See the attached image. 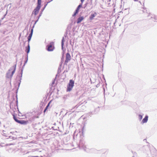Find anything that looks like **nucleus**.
Masks as SVG:
<instances>
[{"label":"nucleus","instance_id":"nucleus-1","mask_svg":"<svg viewBox=\"0 0 157 157\" xmlns=\"http://www.w3.org/2000/svg\"><path fill=\"white\" fill-rule=\"evenodd\" d=\"M17 60L16 61V63L15 65L11 67L8 70V71L6 74V77L7 78H9L11 80L12 76L14 73L16 69L17 65Z\"/></svg>","mask_w":157,"mask_h":157},{"label":"nucleus","instance_id":"nucleus-2","mask_svg":"<svg viewBox=\"0 0 157 157\" xmlns=\"http://www.w3.org/2000/svg\"><path fill=\"white\" fill-rule=\"evenodd\" d=\"M41 0H37V6L32 12V14L36 15L38 13L41 7Z\"/></svg>","mask_w":157,"mask_h":157},{"label":"nucleus","instance_id":"nucleus-3","mask_svg":"<svg viewBox=\"0 0 157 157\" xmlns=\"http://www.w3.org/2000/svg\"><path fill=\"white\" fill-rule=\"evenodd\" d=\"M74 84V81L72 79L70 80L69 83L67 86V91H70L73 87Z\"/></svg>","mask_w":157,"mask_h":157},{"label":"nucleus","instance_id":"nucleus-4","mask_svg":"<svg viewBox=\"0 0 157 157\" xmlns=\"http://www.w3.org/2000/svg\"><path fill=\"white\" fill-rule=\"evenodd\" d=\"M25 65L24 64V65L22 66V69L21 71V72L20 73V74L18 76L20 78L19 80L18 81V87H17V91L18 90V89L19 87L20 86L21 82V80L22 79V74H23V69L24 68V67H25Z\"/></svg>","mask_w":157,"mask_h":157},{"label":"nucleus","instance_id":"nucleus-5","mask_svg":"<svg viewBox=\"0 0 157 157\" xmlns=\"http://www.w3.org/2000/svg\"><path fill=\"white\" fill-rule=\"evenodd\" d=\"M54 43L53 42H51L46 47L47 50L49 52L52 51L54 50Z\"/></svg>","mask_w":157,"mask_h":157},{"label":"nucleus","instance_id":"nucleus-6","mask_svg":"<svg viewBox=\"0 0 157 157\" xmlns=\"http://www.w3.org/2000/svg\"><path fill=\"white\" fill-rule=\"evenodd\" d=\"M13 118L14 121L18 123L22 124H27V121L24 120H19L14 115H13Z\"/></svg>","mask_w":157,"mask_h":157},{"label":"nucleus","instance_id":"nucleus-7","mask_svg":"<svg viewBox=\"0 0 157 157\" xmlns=\"http://www.w3.org/2000/svg\"><path fill=\"white\" fill-rule=\"evenodd\" d=\"M71 59V56L69 53H67L66 54V60L64 62V64H67L68 62Z\"/></svg>","mask_w":157,"mask_h":157},{"label":"nucleus","instance_id":"nucleus-8","mask_svg":"<svg viewBox=\"0 0 157 157\" xmlns=\"http://www.w3.org/2000/svg\"><path fill=\"white\" fill-rule=\"evenodd\" d=\"M82 6V4L80 3L77 7V8L76 10H75V13H74V14L72 15V16L73 17L75 16L76 14L78 13L79 10L80 8H81Z\"/></svg>","mask_w":157,"mask_h":157},{"label":"nucleus","instance_id":"nucleus-9","mask_svg":"<svg viewBox=\"0 0 157 157\" xmlns=\"http://www.w3.org/2000/svg\"><path fill=\"white\" fill-rule=\"evenodd\" d=\"M79 147H82L85 150L86 148L84 142L82 140H80L79 142Z\"/></svg>","mask_w":157,"mask_h":157},{"label":"nucleus","instance_id":"nucleus-10","mask_svg":"<svg viewBox=\"0 0 157 157\" xmlns=\"http://www.w3.org/2000/svg\"><path fill=\"white\" fill-rule=\"evenodd\" d=\"M148 117L147 115H146L145 117L142 120V123L143 124L147 123L148 121Z\"/></svg>","mask_w":157,"mask_h":157},{"label":"nucleus","instance_id":"nucleus-11","mask_svg":"<svg viewBox=\"0 0 157 157\" xmlns=\"http://www.w3.org/2000/svg\"><path fill=\"white\" fill-rule=\"evenodd\" d=\"M30 48L29 44V43H28V45L27 47H26V49L25 50V52L27 53V54L28 55V54L30 52Z\"/></svg>","mask_w":157,"mask_h":157},{"label":"nucleus","instance_id":"nucleus-12","mask_svg":"<svg viewBox=\"0 0 157 157\" xmlns=\"http://www.w3.org/2000/svg\"><path fill=\"white\" fill-rule=\"evenodd\" d=\"M83 19L84 17H78L77 20V23H80Z\"/></svg>","mask_w":157,"mask_h":157},{"label":"nucleus","instance_id":"nucleus-13","mask_svg":"<svg viewBox=\"0 0 157 157\" xmlns=\"http://www.w3.org/2000/svg\"><path fill=\"white\" fill-rule=\"evenodd\" d=\"M96 15L97 13L95 12L94 13V14H91L89 17L90 19L91 20H93Z\"/></svg>","mask_w":157,"mask_h":157},{"label":"nucleus","instance_id":"nucleus-14","mask_svg":"<svg viewBox=\"0 0 157 157\" xmlns=\"http://www.w3.org/2000/svg\"><path fill=\"white\" fill-rule=\"evenodd\" d=\"M38 116L33 115L32 117H30V120L31 121H33L34 119L36 118H38Z\"/></svg>","mask_w":157,"mask_h":157},{"label":"nucleus","instance_id":"nucleus-15","mask_svg":"<svg viewBox=\"0 0 157 157\" xmlns=\"http://www.w3.org/2000/svg\"><path fill=\"white\" fill-rule=\"evenodd\" d=\"M64 37H63V38H62V40H61V48H62V50H63V45H64Z\"/></svg>","mask_w":157,"mask_h":157},{"label":"nucleus","instance_id":"nucleus-16","mask_svg":"<svg viewBox=\"0 0 157 157\" xmlns=\"http://www.w3.org/2000/svg\"><path fill=\"white\" fill-rule=\"evenodd\" d=\"M40 17H41V16H40V15H39V16H38L36 18V20L35 21V22L33 26V28L34 27L35 25L36 24V22L38 21L39 19L40 18Z\"/></svg>","mask_w":157,"mask_h":157},{"label":"nucleus","instance_id":"nucleus-17","mask_svg":"<svg viewBox=\"0 0 157 157\" xmlns=\"http://www.w3.org/2000/svg\"><path fill=\"white\" fill-rule=\"evenodd\" d=\"M50 102H49L48 103V104L46 106V107L45 108L44 111V113H45L46 112V110L48 109V107L49 106V105H50Z\"/></svg>","mask_w":157,"mask_h":157},{"label":"nucleus","instance_id":"nucleus-18","mask_svg":"<svg viewBox=\"0 0 157 157\" xmlns=\"http://www.w3.org/2000/svg\"><path fill=\"white\" fill-rule=\"evenodd\" d=\"M33 27L32 29H31L30 33L28 36L29 37H32L33 32Z\"/></svg>","mask_w":157,"mask_h":157},{"label":"nucleus","instance_id":"nucleus-19","mask_svg":"<svg viewBox=\"0 0 157 157\" xmlns=\"http://www.w3.org/2000/svg\"><path fill=\"white\" fill-rule=\"evenodd\" d=\"M70 29H71L70 26L68 25V27H67V31H66V35H65V37H66V36L67 35V32L68 31V30L70 31Z\"/></svg>","mask_w":157,"mask_h":157},{"label":"nucleus","instance_id":"nucleus-20","mask_svg":"<svg viewBox=\"0 0 157 157\" xmlns=\"http://www.w3.org/2000/svg\"><path fill=\"white\" fill-rule=\"evenodd\" d=\"M61 68V64L60 65L59 67V68L58 69V73L60 72Z\"/></svg>","mask_w":157,"mask_h":157},{"label":"nucleus","instance_id":"nucleus-21","mask_svg":"<svg viewBox=\"0 0 157 157\" xmlns=\"http://www.w3.org/2000/svg\"><path fill=\"white\" fill-rule=\"evenodd\" d=\"M143 118V116L141 115H138V118L140 121H141Z\"/></svg>","mask_w":157,"mask_h":157},{"label":"nucleus","instance_id":"nucleus-22","mask_svg":"<svg viewBox=\"0 0 157 157\" xmlns=\"http://www.w3.org/2000/svg\"><path fill=\"white\" fill-rule=\"evenodd\" d=\"M44 8H42L41 10V11L40 12V13L39 14V15H40V16H41L42 14V13H43V12L44 11Z\"/></svg>","mask_w":157,"mask_h":157},{"label":"nucleus","instance_id":"nucleus-23","mask_svg":"<svg viewBox=\"0 0 157 157\" xmlns=\"http://www.w3.org/2000/svg\"><path fill=\"white\" fill-rule=\"evenodd\" d=\"M28 55L27 54V57L26 58V59H25V63H24V64L25 65V64L26 63H27V61H28Z\"/></svg>","mask_w":157,"mask_h":157},{"label":"nucleus","instance_id":"nucleus-24","mask_svg":"<svg viewBox=\"0 0 157 157\" xmlns=\"http://www.w3.org/2000/svg\"><path fill=\"white\" fill-rule=\"evenodd\" d=\"M28 55L27 54V57L26 58V59H25V63H24V64L25 65V64L26 63H27V61H28Z\"/></svg>","mask_w":157,"mask_h":157},{"label":"nucleus","instance_id":"nucleus-25","mask_svg":"<svg viewBox=\"0 0 157 157\" xmlns=\"http://www.w3.org/2000/svg\"><path fill=\"white\" fill-rule=\"evenodd\" d=\"M28 55L27 54V57L26 58V59H25V63H24V64L25 65V64L26 63H27V61H28Z\"/></svg>","mask_w":157,"mask_h":157},{"label":"nucleus","instance_id":"nucleus-26","mask_svg":"<svg viewBox=\"0 0 157 157\" xmlns=\"http://www.w3.org/2000/svg\"><path fill=\"white\" fill-rule=\"evenodd\" d=\"M31 37L28 36V43H29V42L31 39Z\"/></svg>","mask_w":157,"mask_h":157},{"label":"nucleus","instance_id":"nucleus-27","mask_svg":"<svg viewBox=\"0 0 157 157\" xmlns=\"http://www.w3.org/2000/svg\"><path fill=\"white\" fill-rule=\"evenodd\" d=\"M154 19L155 20V21H157V17H156V16H155L154 18Z\"/></svg>","mask_w":157,"mask_h":157},{"label":"nucleus","instance_id":"nucleus-28","mask_svg":"<svg viewBox=\"0 0 157 157\" xmlns=\"http://www.w3.org/2000/svg\"><path fill=\"white\" fill-rule=\"evenodd\" d=\"M48 4V3H47L46 4H45L44 5V7L43 8H44V9H45V8L46 7V6Z\"/></svg>","mask_w":157,"mask_h":157},{"label":"nucleus","instance_id":"nucleus-29","mask_svg":"<svg viewBox=\"0 0 157 157\" xmlns=\"http://www.w3.org/2000/svg\"><path fill=\"white\" fill-rule=\"evenodd\" d=\"M143 12L144 13H145L146 12V13H147V10H146L145 9H144V10H143Z\"/></svg>","mask_w":157,"mask_h":157},{"label":"nucleus","instance_id":"nucleus-30","mask_svg":"<svg viewBox=\"0 0 157 157\" xmlns=\"http://www.w3.org/2000/svg\"><path fill=\"white\" fill-rule=\"evenodd\" d=\"M81 104H79V105H76L75 106V107H76V108H77L78 106Z\"/></svg>","mask_w":157,"mask_h":157},{"label":"nucleus","instance_id":"nucleus-31","mask_svg":"<svg viewBox=\"0 0 157 157\" xmlns=\"http://www.w3.org/2000/svg\"><path fill=\"white\" fill-rule=\"evenodd\" d=\"M9 138H13V140H14V138L13 137H12V136H9Z\"/></svg>","mask_w":157,"mask_h":157},{"label":"nucleus","instance_id":"nucleus-32","mask_svg":"<svg viewBox=\"0 0 157 157\" xmlns=\"http://www.w3.org/2000/svg\"><path fill=\"white\" fill-rule=\"evenodd\" d=\"M155 154H156L155 155V156H153V157H157V152H156Z\"/></svg>","mask_w":157,"mask_h":157},{"label":"nucleus","instance_id":"nucleus-33","mask_svg":"<svg viewBox=\"0 0 157 157\" xmlns=\"http://www.w3.org/2000/svg\"><path fill=\"white\" fill-rule=\"evenodd\" d=\"M53 0H48V1L47 3H48L51 2V1H52Z\"/></svg>","mask_w":157,"mask_h":157},{"label":"nucleus","instance_id":"nucleus-34","mask_svg":"<svg viewBox=\"0 0 157 157\" xmlns=\"http://www.w3.org/2000/svg\"><path fill=\"white\" fill-rule=\"evenodd\" d=\"M92 0H90V5H92Z\"/></svg>","mask_w":157,"mask_h":157},{"label":"nucleus","instance_id":"nucleus-35","mask_svg":"<svg viewBox=\"0 0 157 157\" xmlns=\"http://www.w3.org/2000/svg\"><path fill=\"white\" fill-rule=\"evenodd\" d=\"M5 131L3 130V131H2V133H3V135H4V134H6L5 133Z\"/></svg>","mask_w":157,"mask_h":157},{"label":"nucleus","instance_id":"nucleus-36","mask_svg":"<svg viewBox=\"0 0 157 157\" xmlns=\"http://www.w3.org/2000/svg\"><path fill=\"white\" fill-rule=\"evenodd\" d=\"M81 2V3H82H82H83V2L84 1V0H80Z\"/></svg>","mask_w":157,"mask_h":157},{"label":"nucleus","instance_id":"nucleus-37","mask_svg":"<svg viewBox=\"0 0 157 157\" xmlns=\"http://www.w3.org/2000/svg\"><path fill=\"white\" fill-rule=\"evenodd\" d=\"M82 108L83 109L85 108V106H84V105H82Z\"/></svg>","mask_w":157,"mask_h":157},{"label":"nucleus","instance_id":"nucleus-38","mask_svg":"<svg viewBox=\"0 0 157 157\" xmlns=\"http://www.w3.org/2000/svg\"><path fill=\"white\" fill-rule=\"evenodd\" d=\"M103 91H104V93L105 92V88L104 87H103Z\"/></svg>","mask_w":157,"mask_h":157},{"label":"nucleus","instance_id":"nucleus-39","mask_svg":"<svg viewBox=\"0 0 157 157\" xmlns=\"http://www.w3.org/2000/svg\"><path fill=\"white\" fill-rule=\"evenodd\" d=\"M55 83V81H53V82H52V84H54Z\"/></svg>","mask_w":157,"mask_h":157},{"label":"nucleus","instance_id":"nucleus-40","mask_svg":"<svg viewBox=\"0 0 157 157\" xmlns=\"http://www.w3.org/2000/svg\"><path fill=\"white\" fill-rule=\"evenodd\" d=\"M91 113L92 114H95V113H93V112H91Z\"/></svg>","mask_w":157,"mask_h":157},{"label":"nucleus","instance_id":"nucleus-41","mask_svg":"<svg viewBox=\"0 0 157 157\" xmlns=\"http://www.w3.org/2000/svg\"><path fill=\"white\" fill-rule=\"evenodd\" d=\"M150 15H151V14L149 13V14L148 15V17L150 16Z\"/></svg>","mask_w":157,"mask_h":157},{"label":"nucleus","instance_id":"nucleus-42","mask_svg":"<svg viewBox=\"0 0 157 157\" xmlns=\"http://www.w3.org/2000/svg\"><path fill=\"white\" fill-rule=\"evenodd\" d=\"M28 157H33V156H29Z\"/></svg>","mask_w":157,"mask_h":157},{"label":"nucleus","instance_id":"nucleus-43","mask_svg":"<svg viewBox=\"0 0 157 157\" xmlns=\"http://www.w3.org/2000/svg\"><path fill=\"white\" fill-rule=\"evenodd\" d=\"M135 1H137L138 0H134Z\"/></svg>","mask_w":157,"mask_h":157},{"label":"nucleus","instance_id":"nucleus-44","mask_svg":"<svg viewBox=\"0 0 157 157\" xmlns=\"http://www.w3.org/2000/svg\"><path fill=\"white\" fill-rule=\"evenodd\" d=\"M151 18H153V17H152V16H151Z\"/></svg>","mask_w":157,"mask_h":157},{"label":"nucleus","instance_id":"nucleus-45","mask_svg":"<svg viewBox=\"0 0 157 157\" xmlns=\"http://www.w3.org/2000/svg\"><path fill=\"white\" fill-rule=\"evenodd\" d=\"M139 2L140 3V4H141V2H140V1H139Z\"/></svg>","mask_w":157,"mask_h":157},{"label":"nucleus","instance_id":"nucleus-46","mask_svg":"<svg viewBox=\"0 0 157 157\" xmlns=\"http://www.w3.org/2000/svg\"><path fill=\"white\" fill-rule=\"evenodd\" d=\"M75 132H74V135H75Z\"/></svg>","mask_w":157,"mask_h":157},{"label":"nucleus","instance_id":"nucleus-47","mask_svg":"<svg viewBox=\"0 0 157 157\" xmlns=\"http://www.w3.org/2000/svg\"><path fill=\"white\" fill-rule=\"evenodd\" d=\"M20 36H21V35H20L19 37H20Z\"/></svg>","mask_w":157,"mask_h":157}]
</instances>
